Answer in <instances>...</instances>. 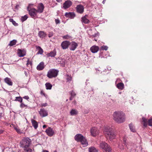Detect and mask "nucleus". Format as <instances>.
<instances>
[{
    "label": "nucleus",
    "instance_id": "nucleus-49",
    "mask_svg": "<svg viewBox=\"0 0 152 152\" xmlns=\"http://www.w3.org/2000/svg\"><path fill=\"white\" fill-rule=\"evenodd\" d=\"M23 98H24L26 99H27V100H28L29 99V97L27 96H25Z\"/></svg>",
    "mask_w": 152,
    "mask_h": 152
},
{
    "label": "nucleus",
    "instance_id": "nucleus-21",
    "mask_svg": "<svg viewBox=\"0 0 152 152\" xmlns=\"http://www.w3.org/2000/svg\"><path fill=\"white\" fill-rule=\"evenodd\" d=\"M18 54L20 57H23L26 55L25 52L24 51L19 49L18 50Z\"/></svg>",
    "mask_w": 152,
    "mask_h": 152
},
{
    "label": "nucleus",
    "instance_id": "nucleus-31",
    "mask_svg": "<svg viewBox=\"0 0 152 152\" xmlns=\"http://www.w3.org/2000/svg\"><path fill=\"white\" fill-rule=\"evenodd\" d=\"M37 49L38 50L37 54H42L43 53V50L39 46L37 47Z\"/></svg>",
    "mask_w": 152,
    "mask_h": 152
},
{
    "label": "nucleus",
    "instance_id": "nucleus-12",
    "mask_svg": "<svg viewBox=\"0 0 152 152\" xmlns=\"http://www.w3.org/2000/svg\"><path fill=\"white\" fill-rule=\"evenodd\" d=\"M76 9L77 12L79 13L82 14L84 12V7L81 4L77 5L76 7Z\"/></svg>",
    "mask_w": 152,
    "mask_h": 152
},
{
    "label": "nucleus",
    "instance_id": "nucleus-22",
    "mask_svg": "<svg viewBox=\"0 0 152 152\" xmlns=\"http://www.w3.org/2000/svg\"><path fill=\"white\" fill-rule=\"evenodd\" d=\"M31 121L32 126L34 127L35 129H37L38 127V123L37 122L33 119H31Z\"/></svg>",
    "mask_w": 152,
    "mask_h": 152
},
{
    "label": "nucleus",
    "instance_id": "nucleus-40",
    "mask_svg": "<svg viewBox=\"0 0 152 152\" xmlns=\"http://www.w3.org/2000/svg\"><path fill=\"white\" fill-rule=\"evenodd\" d=\"M126 140L125 138V137L123 138V144L126 147H127V145H126Z\"/></svg>",
    "mask_w": 152,
    "mask_h": 152
},
{
    "label": "nucleus",
    "instance_id": "nucleus-45",
    "mask_svg": "<svg viewBox=\"0 0 152 152\" xmlns=\"http://www.w3.org/2000/svg\"><path fill=\"white\" fill-rule=\"evenodd\" d=\"M48 105V104L46 103H42L41 104L42 107H46Z\"/></svg>",
    "mask_w": 152,
    "mask_h": 152
},
{
    "label": "nucleus",
    "instance_id": "nucleus-63",
    "mask_svg": "<svg viewBox=\"0 0 152 152\" xmlns=\"http://www.w3.org/2000/svg\"><path fill=\"white\" fill-rule=\"evenodd\" d=\"M119 93L120 94L121 93V92H119Z\"/></svg>",
    "mask_w": 152,
    "mask_h": 152
},
{
    "label": "nucleus",
    "instance_id": "nucleus-62",
    "mask_svg": "<svg viewBox=\"0 0 152 152\" xmlns=\"http://www.w3.org/2000/svg\"><path fill=\"white\" fill-rule=\"evenodd\" d=\"M54 152H57L56 151H55Z\"/></svg>",
    "mask_w": 152,
    "mask_h": 152
},
{
    "label": "nucleus",
    "instance_id": "nucleus-43",
    "mask_svg": "<svg viewBox=\"0 0 152 152\" xmlns=\"http://www.w3.org/2000/svg\"><path fill=\"white\" fill-rule=\"evenodd\" d=\"M67 78H66V80H67L68 81H70L72 80V77L71 76H69L68 75H67Z\"/></svg>",
    "mask_w": 152,
    "mask_h": 152
},
{
    "label": "nucleus",
    "instance_id": "nucleus-51",
    "mask_svg": "<svg viewBox=\"0 0 152 152\" xmlns=\"http://www.w3.org/2000/svg\"><path fill=\"white\" fill-rule=\"evenodd\" d=\"M24 74L26 76H27V72H26V71H25L24 72Z\"/></svg>",
    "mask_w": 152,
    "mask_h": 152
},
{
    "label": "nucleus",
    "instance_id": "nucleus-42",
    "mask_svg": "<svg viewBox=\"0 0 152 152\" xmlns=\"http://www.w3.org/2000/svg\"><path fill=\"white\" fill-rule=\"evenodd\" d=\"M20 107H21V108H23L25 107H28L27 105H25L23 103H22V102L20 105Z\"/></svg>",
    "mask_w": 152,
    "mask_h": 152
},
{
    "label": "nucleus",
    "instance_id": "nucleus-38",
    "mask_svg": "<svg viewBox=\"0 0 152 152\" xmlns=\"http://www.w3.org/2000/svg\"><path fill=\"white\" fill-rule=\"evenodd\" d=\"M108 47L106 46H103L101 47V49L102 50H107L108 49Z\"/></svg>",
    "mask_w": 152,
    "mask_h": 152
},
{
    "label": "nucleus",
    "instance_id": "nucleus-8",
    "mask_svg": "<svg viewBox=\"0 0 152 152\" xmlns=\"http://www.w3.org/2000/svg\"><path fill=\"white\" fill-rule=\"evenodd\" d=\"M70 42L68 41H63L61 44V48L63 49H66L69 47Z\"/></svg>",
    "mask_w": 152,
    "mask_h": 152
},
{
    "label": "nucleus",
    "instance_id": "nucleus-24",
    "mask_svg": "<svg viewBox=\"0 0 152 152\" xmlns=\"http://www.w3.org/2000/svg\"><path fill=\"white\" fill-rule=\"evenodd\" d=\"M78 112L76 109H72L70 112V114L71 115H75L78 114Z\"/></svg>",
    "mask_w": 152,
    "mask_h": 152
},
{
    "label": "nucleus",
    "instance_id": "nucleus-46",
    "mask_svg": "<svg viewBox=\"0 0 152 152\" xmlns=\"http://www.w3.org/2000/svg\"><path fill=\"white\" fill-rule=\"evenodd\" d=\"M53 35V33L52 32H50L48 34V37H52Z\"/></svg>",
    "mask_w": 152,
    "mask_h": 152
},
{
    "label": "nucleus",
    "instance_id": "nucleus-7",
    "mask_svg": "<svg viewBox=\"0 0 152 152\" xmlns=\"http://www.w3.org/2000/svg\"><path fill=\"white\" fill-rule=\"evenodd\" d=\"M28 11L30 15L32 18H34L37 15V10L34 8L31 9L30 10L28 9Z\"/></svg>",
    "mask_w": 152,
    "mask_h": 152
},
{
    "label": "nucleus",
    "instance_id": "nucleus-5",
    "mask_svg": "<svg viewBox=\"0 0 152 152\" xmlns=\"http://www.w3.org/2000/svg\"><path fill=\"white\" fill-rule=\"evenodd\" d=\"M100 148L102 149L104 152H110L112 150V148L106 143L102 142L100 144Z\"/></svg>",
    "mask_w": 152,
    "mask_h": 152
},
{
    "label": "nucleus",
    "instance_id": "nucleus-25",
    "mask_svg": "<svg viewBox=\"0 0 152 152\" xmlns=\"http://www.w3.org/2000/svg\"><path fill=\"white\" fill-rule=\"evenodd\" d=\"M39 36L41 38H43L45 37L46 34L44 31H40L38 33Z\"/></svg>",
    "mask_w": 152,
    "mask_h": 152
},
{
    "label": "nucleus",
    "instance_id": "nucleus-2",
    "mask_svg": "<svg viewBox=\"0 0 152 152\" xmlns=\"http://www.w3.org/2000/svg\"><path fill=\"white\" fill-rule=\"evenodd\" d=\"M104 132L107 139L110 140L115 137V134L114 130L110 127H106L104 129Z\"/></svg>",
    "mask_w": 152,
    "mask_h": 152
},
{
    "label": "nucleus",
    "instance_id": "nucleus-30",
    "mask_svg": "<svg viewBox=\"0 0 152 152\" xmlns=\"http://www.w3.org/2000/svg\"><path fill=\"white\" fill-rule=\"evenodd\" d=\"M46 89L47 90H50L52 87V85L49 83H46L45 84Z\"/></svg>",
    "mask_w": 152,
    "mask_h": 152
},
{
    "label": "nucleus",
    "instance_id": "nucleus-55",
    "mask_svg": "<svg viewBox=\"0 0 152 152\" xmlns=\"http://www.w3.org/2000/svg\"><path fill=\"white\" fill-rule=\"evenodd\" d=\"M46 127H47V126H46V125H44L43 126V128H46Z\"/></svg>",
    "mask_w": 152,
    "mask_h": 152
},
{
    "label": "nucleus",
    "instance_id": "nucleus-28",
    "mask_svg": "<svg viewBox=\"0 0 152 152\" xmlns=\"http://www.w3.org/2000/svg\"><path fill=\"white\" fill-rule=\"evenodd\" d=\"M89 152H98V151L94 147H91L88 148Z\"/></svg>",
    "mask_w": 152,
    "mask_h": 152
},
{
    "label": "nucleus",
    "instance_id": "nucleus-58",
    "mask_svg": "<svg viewBox=\"0 0 152 152\" xmlns=\"http://www.w3.org/2000/svg\"><path fill=\"white\" fill-rule=\"evenodd\" d=\"M106 1V0H104L102 2V3H103V4H104V3L105 2V1Z\"/></svg>",
    "mask_w": 152,
    "mask_h": 152
},
{
    "label": "nucleus",
    "instance_id": "nucleus-61",
    "mask_svg": "<svg viewBox=\"0 0 152 152\" xmlns=\"http://www.w3.org/2000/svg\"><path fill=\"white\" fill-rule=\"evenodd\" d=\"M68 101V99H67L66 100V101Z\"/></svg>",
    "mask_w": 152,
    "mask_h": 152
},
{
    "label": "nucleus",
    "instance_id": "nucleus-19",
    "mask_svg": "<svg viewBox=\"0 0 152 152\" xmlns=\"http://www.w3.org/2000/svg\"><path fill=\"white\" fill-rule=\"evenodd\" d=\"M44 67V63L43 62H41L37 65V69L38 70L40 71L43 69Z\"/></svg>",
    "mask_w": 152,
    "mask_h": 152
},
{
    "label": "nucleus",
    "instance_id": "nucleus-27",
    "mask_svg": "<svg viewBox=\"0 0 152 152\" xmlns=\"http://www.w3.org/2000/svg\"><path fill=\"white\" fill-rule=\"evenodd\" d=\"M124 84L122 83H119L117 85V87L120 89L122 90L124 88Z\"/></svg>",
    "mask_w": 152,
    "mask_h": 152
},
{
    "label": "nucleus",
    "instance_id": "nucleus-6",
    "mask_svg": "<svg viewBox=\"0 0 152 152\" xmlns=\"http://www.w3.org/2000/svg\"><path fill=\"white\" fill-rule=\"evenodd\" d=\"M31 142V140L28 138H24L22 141L20 142L21 146L23 148H28L30 145Z\"/></svg>",
    "mask_w": 152,
    "mask_h": 152
},
{
    "label": "nucleus",
    "instance_id": "nucleus-52",
    "mask_svg": "<svg viewBox=\"0 0 152 152\" xmlns=\"http://www.w3.org/2000/svg\"><path fill=\"white\" fill-rule=\"evenodd\" d=\"M56 1L58 2H61V0H56Z\"/></svg>",
    "mask_w": 152,
    "mask_h": 152
},
{
    "label": "nucleus",
    "instance_id": "nucleus-50",
    "mask_svg": "<svg viewBox=\"0 0 152 152\" xmlns=\"http://www.w3.org/2000/svg\"><path fill=\"white\" fill-rule=\"evenodd\" d=\"M40 94L41 95H43L44 96H45V94L43 92V91L42 90L41 91V92H40Z\"/></svg>",
    "mask_w": 152,
    "mask_h": 152
},
{
    "label": "nucleus",
    "instance_id": "nucleus-26",
    "mask_svg": "<svg viewBox=\"0 0 152 152\" xmlns=\"http://www.w3.org/2000/svg\"><path fill=\"white\" fill-rule=\"evenodd\" d=\"M142 121L143 123V126L144 127H146L147 126L148 123V120L144 117H143L142 118Z\"/></svg>",
    "mask_w": 152,
    "mask_h": 152
},
{
    "label": "nucleus",
    "instance_id": "nucleus-44",
    "mask_svg": "<svg viewBox=\"0 0 152 152\" xmlns=\"http://www.w3.org/2000/svg\"><path fill=\"white\" fill-rule=\"evenodd\" d=\"M71 95L72 96L74 97L76 96V94L75 92L73 91H72L71 92Z\"/></svg>",
    "mask_w": 152,
    "mask_h": 152
},
{
    "label": "nucleus",
    "instance_id": "nucleus-17",
    "mask_svg": "<svg viewBox=\"0 0 152 152\" xmlns=\"http://www.w3.org/2000/svg\"><path fill=\"white\" fill-rule=\"evenodd\" d=\"M65 16L66 18L73 19L75 17V15L74 12H66L65 14Z\"/></svg>",
    "mask_w": 152,
    "mask_h": 152
},
{
    "label": "nucleus",
    "instance_id": "nucleus-53",
    "mask_svg": "<svg viewBox=\"0 0 152 152\" xmlns=\"http://www.w3.org/2000/svg\"><path fill=\"white\" fill-rule=\"evenodd\" d=\"M29 60L28 59L27 61V64H26V65H28V64H29Z\"/></svg>",
    "mask_w": 152,
    "mask_h": 152
},
{
    "label": "nucleus",
    "instance_id": "nucleus-13",
    "mask_svg": "<svg viewBox=\"0 0 152 152\" xmlns=\"http://www.w3.org/2000/svg\"><path fill=\"white\" fill-rule=\"evenodd\" d=\"M91 132L92 135L93 136H95L99 134V131L97 128L95 127L92 128Z\"/></svg>",
    "mask_w": 152,
    "mask_h": 152
},
{
    "label": "nucleus",
    "instance_id": "nucleus-57",
    "mask_svg": "<svg viewBox=\"0 0 152 152\" xmlns=\"http://www.w3.org/2000/svg\"><path fill=\"white\" fill-rule=\"evenodd\" d=\"M42 152H48V151H47L45 150L43 151Z\"/></svg>",
    "mask_w": 152,
    "mask_h": 152
},
{
    "label": "nucleus",
    "instance_id": "nucleus-4",
    "mask_svg": "<svg viewBox=\"0 0 152 152\" xmlns=\"http://www.w3.org/2000/svg\"><path fill=\"white\" fill-rule=\"evenodd\" d=\"M58 71L55 69H50L48 72L47 77L49 78L55 77L57 76Z\"/></svg>",
    "mask_w": 152,
    "mask_h": 152
},
{
    "label": "nucleus",
    "instance_id": "nucleus-1",
    "mask_svg": "<svg viewBox=\"0 0 152 152\" xmlns=\"http://www.w3.org/2000/svg\"><path fill=\"white\" fill-rule=\"evenodd\" d=\"M113 119L116 122L121 123L125 121L124 114L122 112L116 111L115 112L113 115Z\"/></svg>",
    "mask_w": 152,
    "mask_h": 152
},
{
    "label": "nucleus",
    "instance_id": "nucleus-29",
    "mask_svg": "<svg viewBox=\"0 0 152 152\" xmlns=\"http://www.w3.org/2000/svg\"><path fill=\"white\" fill-rule=\"evenodd\" d=\"M129 126L131 131L133 132H135L136 131L135 129V127L132 124H129Z\"/></svg>",
    "mask_w": 152,
    "mask_h": 152
},
{
    "label": "nucleus",
    "instance_id": "nucleus-60",
    "mask_svg": "<svg viewBox=\"0 0 152 152\" xmlns=\"http://www.w3.org/2000/svg\"><path fill=\"white\" fill-rule=\"evenodd\" d=\"M94 40H95V41H97L96 40V39H94Z\"/></svg>",
    "mask_w": 152,
    "mask_h": 152
},
{
    "label": "nucleus",
    "instance_id": "nucleus-11",
    "mask_svg": "<svg viewBox=\"0 0 152 152\" xmlns=\"http://www.w3.org/2000/svg\"><path fill=\"white\" fill-rule=\"evenodd\" d=\"M72 4V2L69 0L66 1L63 4V7L65 9L69 8Z\"/></svg>",
    "mask_w": 152,
    "mask_h": 152
},
{
    "label": "nucleus",
    "instance_id": "nucleus-3",
    "mask_svg": "<svg viewBox=\"0 0 152 152\" xmlns=\"http://www.w3.org/2000/svg\"><path fill=\"white\" fill-rule=\"evenodd\" d=\"M75 140L78 142H80L81 144L84 145V147H86L88 145V142L85 137L81 134H76L74 137Z\"/></svg>",
    "mask_w": 152,
    "mask_h": 152
},
{
    "label": "nucleus",
    "instance_id": "nucleus-48",
    "mask_svg": "<svg viewBox=\"0 0 152 152\" xmlns=\"http://www.w3.org/2000/svg\"><path fill=\"white\" fill-rule=\"evenodd\" d=\"M15 129L18 133H19L20 132V129L19 128H15Z\"/></svg>",
    "mask_w": 152,
    "mask_h": 152
},
{
    "label": "nucleus",
    "instance_id": "nucleus-41",
    "mask_svg": "<svg viewBox=\"0 0 152 152\" xmlns=\"http://www.w3.org/2000/svg\"><path fill=\"white\" fill-rule=\"evenodd\" d=\"M118 148L121 149H123L124 148V146L122 144H119L118 145Z\"/></svg>",
    "mask_w": 152,
    "mask_h": 152
},
{
    "label": "nucleus",
    "instance_id": "nucleus-9",
    "mask_svg": "<svg viewBox=\"0 0 152 152\" xmlns=\"http://www.w3.org/2000/svg\"><path fill=\"white\" fill-rule=\"evenodd\" d=\"M49 137L53 136L54 134V131L51 127H49L45 131Z\"/></svg>",
    "mask_w": 152,
    "mask_h": 152
},
{
    "label": "nucleus",
    "instance_id": "nucleus-23",
    "mask_svg": "<svg viewBox=\"0 0 152 152\" xmlns=\"http://www.w3.org/2000/svg\"><path fill=\"white\" fill-rule=\"evenodd\" d=\"M5 81L9 86H12V82L11 79L8 78L6 77L5 79Z\"/></svg>",
    "mask_w": 152,
    "mask_h": 152
},
{
    "label": "nucleus",
    "instance_id": "nucleus-16",
    "mask_svg": "<svg viewBox=\"0 0 152 152\" xmlns=\"http://www.w3.org/2000/svg\"><path fill=\"white\" fill-rule=\"evenodd\" d=\"M56 54V51L55 49L53 51H51L49 53L46 54V56L48 57H54Z\"/></svg>",
    "mask_w": 152,
    "mask_h": 152
},
{
    "label": "nucleus",
    "instance_id": "nucleus-15",
    "mask_svg": "<svg viewBox=\"0 0 152 152\" xmlns=\"http://www.w3.org/2000/svg\"><path fill=\"white\" fill-rule=\"evenodd\" d=\"M37 8L38 9L37 10V12L39 13L42 12L44 9V6L43 4L42 3H40L38 5Z\"/></svg>",
    "mask_w": 152,
    "mask_h": 152
},
{
    "label": "nucleus",
    "instance_id": "nucleus-54",
    "mask_svg": "<svg viewBox=\"0 0 152 152\" xmlns=\"http://www.w3.org/2000/svg\"><path fill=\"white\" fill-rule=\"evenodd\" d=\"M73 97L71 96V97H70L69 99L70 100H72V98Z\"/></svg>",
    "mask_w": 152,
    "mask_h": 152
},
{
    "label": "nucleus",
    "instance_id": "nucleus-37",
    "mask_svg": "<svg viewBox=\"0 0 152 152\" xmlns=\"http://www.w3.org/2000/svg\"><path fill=\"white\" fill-rule=\"evenodd\" d=\"M15 100L18 101L20 102V103H21L22 102V99L20 96L17 97H16Z\"/></svg>",
    "mask_w": 152,
    "mask_h": 152
},
{
    "label": "nucleus",
    "instance_id": "nucleus-59",
    "mask_svg": "<svg viewBox=\"0 0 152 152\" xmlns=\"http://www.w3.org/2000/svg\"><path fill=\"white\" fill-rule=\"evenodd\" d=\"M134 150H135L134 149H133L132 150V151H135Z\"/></svg>",
    "mask_w": 152,
    "mask_h": 152
},
{
    "label": "nucleus",
    "instance_id": "nucleus-39",
    "mask_svg": "<svg viewBox=\"0 0 152 152\" xmlns=\"http://www.w3.org/2000/svg\"><path fill=\"white\" fill-rule=\"evenodd\" d=\"M148 124L149 126H152V118H151L148 120Z\"/></svg>",
    "mask_w": 152,
    "mask_h": 152
},
{
    "label": "nucleus",
    "instance_id": "nucleus-34",
    "mask_svg": "<svg viewBox=\"0 0 152 152\" xmlns=\"http://www.w3.org/2000/svg\"><path fill=\"white\" fill-rule=\"evenodd\" d=\"M23 152H32V150L28 148H24V151Z\"/></svg>",
    "mask_w": 152,
    "mask_h": 152
},
{
    "label": "nucleus",
    "instance_id": "nucleus-14",
    "mask_svg": "<svg viewBox=\"0 0 152 152\" xmlns=\"http://www.w3.org/2000/svg\"><path fill=\"white\" fill-rule=\"evenodd\" d=\"M40 116L42 117H44L48 115V113L46 110L44 109H41L39 112Z\"/></svg>",
    "mask_w": 152,
    "mask_h": 152
},
{
    "label": "nucleus",
    "instance_id": "nucleus-47",
    "mask_svg": "<svg viewBox=\"0 0 152 152\" xmlns=\"http://www.w3.org/2000/svg\"><path fill=\"white\" fill-rule=\"evenodd\" d=\"M55 21L56 23L57 24H59L60 23V21L59 19H55Z\"/></svg>",
    "mask_w": 152,
    "mask_h": 152
},
{
    "label": "nucleus",
    "instance_id": "nucleus-56",
    "mask_svg": "<svg viewBox=\"0 0 152 152\" xmlns=\"http://www.w3.org/2000/svg\"><path fill=\"white\" fill-rule=\"evenodd\" d=\"M3 131L0 130V134L2 133H3Z\"/></svg>",
    "mask_w": 152,
    "mask_h": 152
},
{
    "label": "nucleus",
    "instance_id": "nucleus-20",
    "mask_svg": "<svg viewBox=\"0 0 152 152\" xmlns=\"http://www.w3.org/2000/svg\"><path fill=\"white\" fill-rule=\"evenodd\" d=\"M87 15H86L81 18V21L83 23L85 24H87L90 22L89 20L87 18Z\"/></svg>",
    "mask_w": 152,
    "mask_h": 152
},
{
    "label": "nucleus",
    "instance_id": "nucleus-10",
    "mask_svg": "<svg viewBox=\"0 0 152 152\" xmlns=\"http://www.w3.org/2000/svg\"><path fill=\"white\" fill-rule=\"evenodd\" d=\"M70 47L69 49L71 50L74 51L75 50L77 47L78 46L77 44L74 42H70V44L69 45Z\"/></svg>",
    "mask_w": 152,
    "mask_h": 152
},
{
    "label": "nucleus",
    "instance_id": "nucleus-35",
    "mask_svg": "<svg viewBox=\"0 0 152 152\" xmlns=\"http://www.w3.org/2000/svg\"><path fill=\"white\" fill-rule=\"evenodd\" d=\"M62 37L64 39H69L72 38L71 36H69L68 35L64 36H63Z\"/></svg>",
    "mask_w": 152,
    "mask_h": 152
},
{
    "label": "nucleus",
    "instance_id": "nucleus-36",
    "mask_svg": "<svg viewBox=\"0 0 152 152\" xmlns=\"http://www.w3.org/2000/svg\"><path fill=\"white\" fill-rule=\"evenodd\" d=\"M28 18V16H27L26 15H25L23 16H22L21 17V21L23 22L26 20Z\"/></svg>",
    "mask_w": 152,
    "mask_h": 152
},
{
    "label": "nucleus",
    "instance_id": "nucleus-32",
    "mask_svg": "<svg viewBox=\"0 0 152 152\" xmlns=\"http://www.w3.org/2000/svg\"><path fill=\"white\" fill-rule=\"evenodd\" d=\"M16 42H17L16 40L14 39V40L10 41V44H9V45L10 46H13V45H15Z\"/></svg>",
    "mask_w": 152,
    "mask_h": 152
},
{
    "label": "nucleus",
    "instance_id": "nucleus-33",
    "mask_svg": "<svg viewBox=\"0 0 152 152\" xmlns=\"http://www.w3.org/2000/svg\"><path fill=\"white\" fill-rule=\"evenodd\" d=\"M9 21L12 23V24L15 26H17L18 25V23H17L15 21H14L13 19L10 18Z\"/></svg>",
    "mask_w": 152,
    "mask_h": 152
},
{
    "label": "nucleus",
    "instance_id": "nucleus-18",
    "mask_svg": "<svg viewBox=\"0 0 152 152\" xmlns=\"http://www.w3.org/2000/svg\"><path fill=\"white\" fill-rule=\"evenodd\" d=\"M99 47L96 46H93L90 48L91 51L93 53H95L97 52L99 50Z\"/></svg>",
    "mask_w": 152,
    "mask_h": 152
}]
</instances>
